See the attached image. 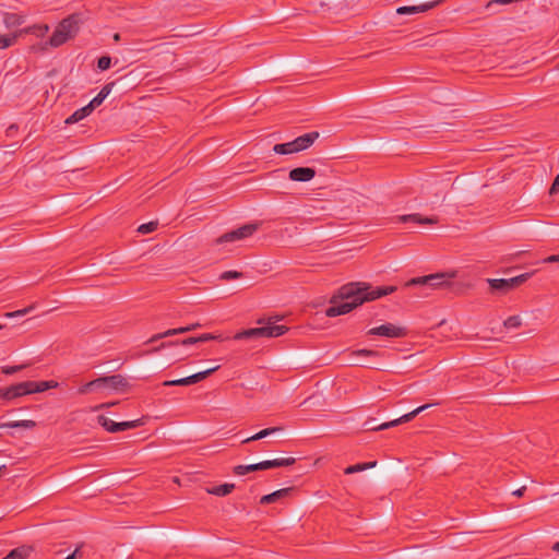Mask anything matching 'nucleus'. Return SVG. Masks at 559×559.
<instances>
[{"mask_svg": "<svg viewBox=\"0 0 559 559\" xmlns=\"http://www.w3.org/2000/svg\"><path fill=\"white\" fill-rule=\"evenodd\" d=\"M243 274L238 271H225L219 275V278L223 281H231L241 278Z\"/></svg>", "mask_w": 559, "mask_h": 559, "instance_id": "f704fd0d", "label": "nucleus"}, {"mask_svg": "<svg viewBox=\"0 0 559 559\" xmlns=\"http://www.w3.org/2000/svg\"><path fill=\"white\" fill-rule=\"evenodd\" d=\"M19 131V128L15 124H12L10 126L7 130H5V136L7 138H11V136H14Z\"/></svg>", "mask_w": 559, "mask_h": 559, "instance_id": "a18cd8bd", "label": "nucleus"}, {"mask_svg": "<svg viewBox=\"0 0 559 559\" xmlns=\"http://www.w3.org/2000/svg\"><path fill=\"white\" fill-rule=\"evenodd\" d=\"M110 66H111V58L108 56H103L97 61V67L102 71L109 69Z\"/></svg>", "mask_w": 559, "mask_h": 559, "instance_id": "4c0bfd02", "label": "nucleus"}, {"mask_svg": "<svg viewBox=\"0 0 559 559\" xmlns=\"http://www.w3.org/2000/svg\"><path fill=\"white\" fill-rule=\"evenodd\" d=\"M69 38L70 37H68L66 33H63L61 29L57 27L49 38V44L52 47H59L62 44H64Z\"/></svg>", "mask_w": 559, "mask_h": 559, "instance_id": "cd10ccee", "label": "nucleus"}, {"mask_svg": "<svg viewBox=\"0 0 559 559\" xmlns=\"http://www.w3.org/2000/svg\"><path fill=\"white\" fill-rule=\"evenodd\" d=\"M530 276L528 273H524L512 278H488L487 283L491 290L508 293L526 282Z\"/></svg>", "mask_w": 559, "mask_h": 559, "instance_id": "9d476101", "label": "nucleus"}, {"mask_svg": "<svg viewBox=\"0 0 559 559\" xmlns=\"http://www.w3.org/2000/svg\"><path fill=\"white\" fill-rule=\"evenodd\" d=\"M259 324H262L259 328H252L248 330L240 331L234 335V340H251V338H260V337H277L285 334L288 331L286 325L276 324L272 319H261L258 321Z\"/></svg>", "mask_w": 559, "mask_h": 559, "instance_id": "7ed1b4c3", "label": "nucleus"}, {"mask_svg": "<svg viewBox=\"0 0 559 559\" xmlns=\"http://www.w3.org/2000/svg\"><path fill=\"white\" fill-rule=\"evenodd\" d=\"M180 345V341L179 340H176V341H168V342H162L158 346L154 347L151 352L152 353H157L164 348H167V347H173V346H178Z\"/></svg>", "mask_w": 559, "mask_h": 559, "instance_id": "c9c22d12", "label": "nucleus"}, {"mask_svg": "<svg viewBox=\"0 0 559 559\" xmlns=\"http://www.w3.org/2000/svg\"><path fill=\"white\" fill-rule=\"evenodd\" d=\"M218 369H219V366H215V367L210 368L207 370L200 371V372H197V373H194L192 376L186 377L187 381H188V385L198 383V382L206 379L209 376H211L213 372H215Z\"/></svg>", "mask_w": 559, "mask_h": 559, "instance_id": "393cba45", "label": "nucleus"}, {"mask_svg": "<svg viewBox=\"0 0 559 559\" xmlns=\"http://www.w3.org/2000/svg\"><path fill=\"white\" fill-rule=\"evenodd\" d=\"M1 468H2V477L4 476L5 474V466L4 465H1Z\"/></svg>", "mask_w": 559, "mask_h": 559, "instance_id": "6e6d98bb", "label": "nucleus"}, {"mask_svg": "<svg viewBox=\"0 0 559 559\" xmlns=\"http://www.w3.org/2000/svg\"><path fill=\"white\" fill-rule=\"evenodd\" d=\"M32 550V547L21 546L11 550L5 557H2V559H27Z\"/></svg>", "mask_w": 559, "mask_h": 559, "instance_id": "4be33fe9", "label": "nucleus"}, {"mask_svg": "<svg viewBox=\"0 0 559 559\" xmlns=\"http://www.w3.org/2000/svg\"><path fill=\"white\" fill-rule=\"evenodd\" d=\"M355 356H364V357H378L380 353L372 349H357L353 352Z\"/></svg>", "mask_w": 559, "mask_h": 559, "instance_id": "e433bc0d", "label": "nucleus"}, {"mask_svg": "<svg viewBox=\"0 0 559 559\" xmlns=\"http://www.w3.org/2000/svg\"><path fill=\"white\" fill-rule=\"evenodd\" d=\"M97 423L108 432L115 433L117 432L118 423L111 420L105 415L97 416Z\"/></svg>", "mask_w": 559, "mask_h": 559, "instance_id": "c85d7f7f", "label": "nucleus"}, {"mask_svg": "<svg viewBox=\"0 0 559 559\" xmlns=\"http://www.w3.org/2000/svg\"><path fill=\"white\" fill-rule=\"evenodd\" d=\"M199 343L198 336H190L180 341V345L188 346Z\"/></svg>", "mask_w": 559, "mask_h": 559, "instance_id": "79ce46f5", "label": "nucleus"}, {"mask_svg": "<svg viewBox=\"0 0 559 559\" xmlns=\"http://www.w3.org/2000/svg\"><path fill=\"white\" fill-rule=\"evenodd\" d=\"M397 221L400 223H415V224H423V225H435L438 223L437 217H435V216L425 217L419 213L401 215L397 217Z\"/></svg>", "mask_w": 559, "mask_h": 559, "instance_id": "f3484780", "label": "nucleus"}, {"mask_svg": "<svg viewBox=\"0 0 559 559\" xmlns=\"http://www.w3.org/2000/svg\"><path fill=\"white\" fill-rule=\"evenodd\" d=\"M110 404H100L99 406H97L96 408H104V407H109Z\"/></svg>", "mask_w": 559, "mask_h": 559, "instance_id": "5fc2aeb1", "label": "nucleus"}, {"mask_svg": "<svg viewBox=\"0 0 559 559\" xmlns=\"http://www.w3.org/2000/svg\"><path fill=\"white\" fill-rule=\"evenodd\" d=\"M316 177V170L311 167H296L293 168L289 174L288 178L292 181L297 182H308L312 180Z\"/></svg>", "mask_w": 559, "mask_h": 559, "instance_id": "4468645a", "label": "nucleus"}, {"mask_svg": "<svg viewBox=\"0 0 559 559\" xmlns=\"http://www.w3.org/2000/svg\"><path fill=\"white\" fill-rule=\"evenodd\" d=\"M367 335H378L386 338H402L407 335V329L393 323H385L368 330Z\"/></svg>", "mask_w": 559, "mask_h": 559, "instance_id": "f8f14e48", "label": "nucleus"}, {"mask_svg": "<svg viewBox=\"0 0 559 559\" xmlns=\"http://www.w3.org/2000/svg\"><path fill=\"white\" fill-rule=\"evenodd\" d=\"M47 25H33L24 28H19L10 34L2 35V49L13 46L17 38L26 35L34 34L37 37H43L48 32Z\"/></svg>", "mask_w": 559, "mask_h": 559, "instance_id": "1a4fd4ad", "label": "nucleus"}, {"mask_svg": "<svg viewBox=\"0 0 559 559\" xmlns=\"http://www.w3.org/2000/svg\"><path fill=\"white\" fill-rule=\"evenodd\" d=\"M545 263H555V262H559V254H552V255H549L547 257L545 260H544Z\"/></svg>", "mask_w": 559, "mask_h": 559, "instance_id": "de8ad7c7", "label": "nucleus"}, {"mask_svg": "<svg viewBox=\"0 0 559 559\" xmlns=\"http://www.w3.org/2000/svg\"><path fill=\"white\" fill-rule=\"evenodd\" d=\"M558 191H559V174L556 176V178L550 187L549 193L555 194Z\"/></svg>", "mask_w": 559, "mask_h": 559, "instance_id": "c03bdc74", "label": "nucleus"}, {"mask_svg": "<svg viewBox=\"0 0 559 559\" xmlns=\"http://www.w3.org/2000/svg\"><path fill=\"white\" fill-rule=\"evenodd\" d=\"M552 549L559 552V542L552 546Z\"/></svg>", "mask_w": 559, "mask_h": 559, "instance_id": "864d4df0", "label": "nucleus"}, {"mask_svg": "<svg viewBox=\"0 0 559 559\" xmlns=\"http://www.w3.org/2000/svg\"><path fill=\"white\" fill-rule=\"evenodd\" d=\"M283 430V427H270V428H265V429H262L260 430L259 432H257L255 435L245 439L242 442L243 443H248V442H251V441H257V440H261L263 438H266L277 431H282Z\"/></svg>", "mask_w": 559, "mask_h": 559, "instance_id": "b1692460", "label": "nucleus"}, {"mask_svg": "<svg viewBox=\"0 0 559 559\" xmlns=\"http://www.w3.org/2000/svg\"><path fill=\"white\" fill-rule=\"evenodd\" d=\"M396 289V286L372 287L367 283L345 284L338 289L337 295L332 297L325 316L333 318L346 314L364 302L390 295Z\"/></svg>", "mask_w": 559, "mask_h": 559, "instance_id": "f257e3e1", "label": "nucleus"}, {"mask_svg": "<svg viewBox=\"0 0 559 559\" xmlns=\"http://www.w3.org/2000/svg\"><path fill=\"white\" fill-rule=\"evenodd\" d=\"M376 465H377L376 461L367 462V463H358V464L350 465V466L346 467L344 473L349 475V474H354V473H357V472H362V471L368 469V468H372Z\"/></svg>", "mask_w": 559, "mask_h": 559, "instance_id": "c756f323", "label": "nucleus"}, {"mask_svg": "<svg viewBox=\"0 0 559 559\" xmlns=\"http://www.w3.org/2000/svg\"><path fill=\"white\" fill-rule=\"evenodd\" d=\"M93 112L92 107L87 104L86 106L75 110L71 116L66 119V124L76 123Z\"/></svg>", "mask_w": 559, "mask_h": 559, "instance_id": "412c9836", "label": "nucleus"}, {"mask_svg": "<svg viewBox=\"0 0 559 559\" xmlns=\"http://www.w3.org/2000/svg\"><path fill=\"white\" fill-rule=\"evenodd\" d=\"M260 224H246L237 229L225 233L216 239V243L234 242L251 237L258 229Z\"/></svg>", "mask_w": 559, "mask_h": 559, "instance_id": "9b49d317", "label": "nucleus"}, {"mask_svg": "<svg viewBox=\"0 0 559 559\" xmlns=\"http://www.w3.org/2000/svg\"><path fill=\"white\" fill-rule=\"evenodd\" d=\"M164 386H186L188 385L187 378H181L177 380H167L163 382Z\"/></svg>", "mask_w": 559, "mask_h": 559, "instance_id": "58836bf2", "label": "nucleus"}, {"mask_svg": "<svg viewBox=\"0 0 559 559\" xmlns=\"http://www.w3.org/2000/svg\"><path fill=\"white\" fill-rule=\"evenodd\" d=\"M158 227V222H148V223H145V224H142L138 227V231L140 234H150V233H153L157 229Z\"/></svg>", "mask_w": 559, "mask_h": 559, "instance_id": "2f4dec72", "label": "nucleus"}, {"mask_svg": "<svg viewBox=\"0 0 559 559\" xmlns=\"http://www.w3.org/2000/svg\"><path fill=\"white\" fill-rule=\"evenodd\" d=\"M102 382L104 389L119 390L128 385L126 378L121 374L102 377Z\"/></svg>", "mask_w": 559, "mask_h": 559, "instance_id": "a211bd4d", "label": "nucleus"}, {"mask_svg": "<svg viewBox=\"0 0 559 559\" xmlns=\"http://www.w3.org/2000/svg\"><path fill=\"white\" fill-rule=\"evenodd\" d=\"M294 491H295L294 487L278 489L272 493L262 496L260 499V503L261 504H270V503H275V502L282 501L283 499L290 497Z\"/></svg>", "mask_w": 559, "mask_h": 559, "instance_id": "dca6fc26", "label": "nucleus"}, {"mask_svg": "<svg viewBox=\"0 0 559 559\" xmlns=\"http://www.w3.org/2000/svg\"><path fill=\"white\" fill-rule=\"evenodd\" d=\"M183 333H185V330L182 329V326L176 328V329H169V330H167L165 332L154 334L153 336H151L146 341V344H152V343H155V342H157L159 340H163L165 337H170V336L178 335V334H183Z\"/></svg>", "mask_w": 559, "mask_h": 559, "instance_id": "5701e85b", "label": "nucleus"}, {"mask_svg": "<svg viewBox=\"0 0 559 559\" xmlns=\"http://www.w3.org/2000/svg\"><path fill=\"white\" fill-rule=\"evenodd\" d=\"M16 145H17V142L16 143H12V144H8V145L2 144V147L7 146V147L10 148L8 151H4V153H14L15 150H16Z\"/></svg>", "mask_w": 559, "mask_h": 559, "instance_id": "09e8293b", "label": "nucleus"}, {"mask_svg": "<svg viewBox=\"0 0 559 559\" xmlns=\"http://www.w3.org/2000/svg\"><path fill=\"white\" fill-rule=\"evenodd\" d=\"M57 27L71 38L78 32V19L74 15H70L63 19Z\"/></svg>", "mask_w": 559, "mask_h": 559, "instance_id": "6ab92c4d", "label": "nucleus"}, {"mask_svg": "<svg viewBox=\"0 0 559 559\" xmlns=\"http://www.w3.org/2000/svg\"><path fill=\"white\" fill-rule=\"evenodd\" d=\"M234 484H223L207 489V492L214 496L224 497L229 495L234 490Z\"/></svg>", "mask_w": 559, "mask_h": 559, "instance_id": "bb28decb", "label": "nucleus"}, {"mask_svg": "<svg viewBox=\"0 0 559 559\" xmlns=\"http://www.w3.org/2000/svg\"><path fill=\"white\" fill-rule=\"evenodd\" d=\"M36 421L26 419V420H9L2 423V428L14 429L16 432H12L13 437L22 436L23 430H32L36 427Z\"/></svg>", "mask_w": 559, "mask_h": 559, "instance_id": "2eb2a0df", "label": "nucleus"}, {"mask_svg": "<svg viewBox=\"0 0 559 559\" xmlns=\"http://www.w3.org/2000/svg\"><path fill=\"white\" fill-rule=\"evenodd\" d=\"M199 343L209 342V341H219L223 342L226 338L223 337L221 334H213V333H204L198 336Z\"/></svg>", "mask_w": 559, "mask_h": 559, "instance_id": "72a5a7b5", "label": "nucleus"}, {"mask_svg": "<svg viewBox=\"0 0 559 559\" xmlns=\"http://www.w3.org/2000/svg\"><path fill=\"white\" fill-rule=\"evenodd\" d=\"M58 386L56 381H24L2 390V402L11 401L20 396L45 392Z\"/></svg>", "mask_w": 559, "mask_h": 559, "instance_id": "f03ea898", "label": "nucleus"}, {"mask_svg": "<svg viewBox=\"0 0 559 559\" xmlns=\"http://www.w3.org/2000/svg\"><path fill=\"white\" fill-rule=\"evenodd\" d=\"M201 326H202V324L197 322V323H193V324H190V325H187V326H182V329L185 330V333H187V332H190V331H194V330H197V329H199Z\"/></svg>", "mask_w": 559, "mask_h": 559, "instance_id": "49530a36", "label": "nucleus"}, {"mask_svg": "<svg viewBox=\"0 0 559 559\" xmlns=\"http://www.w3.org/2000/svg\"><path fill=\"white\" fill-rule=\"evenodd\" d=\"M114 85H115V83H114V82L107 83L106 85H104V86L102 87V90L99 91V93H100L102 95H104V97H107V96L109 95V93L111 92V90H112V86H114Z\"/></svg>", "mask_w": 559, "mask_h": 559, "instance_id": "37998d69", "label": "nucleus"}, {"mask_svg": "<svg viewBox=\"0 0 559 559\" xmlns=\"http://www.w3.org/2000/svg\"><path fill=\"white\" fill-rule=\"evenodd\" d=\"M503 325L507 329H518L522 325V320L519 316H511L504 320Z\"/></svg>", "mask_w": 559, "mask_h": 559, "instance_id": "473e14b6", "label": "nucleus"}, {"mask_svg": "<svg viewBox=\"0 0 559 559\" xmlns=\"http://www.w3.org/2000/svg\"><path fill=\"white\" fill-rule=\"evenodd\" d=\"M3 23L7 28H13L21 26L25 21V15L21 13H11L4 12L2 13Z\"/></svg>", "mask_w": 559, "mask_h": 559, "instance_id": "aec40b11", "label": "nucleus"}, {"mask_svg": "<svg viewBox=\"0 0 559 559\" xmlns=\"http://www.w3.org/2000/svg\"><path fill=\"white\" fill-rule=\"evenodd\" d=\"M525 490H526V487H525V486H523V487H521V488H519V489L514 490V491L512 492V495H513V496H516V497H522V496L524 495Z\"/></svg>", "mask_w": 559, "mask_h": 559, "instance_id": "8fccbe9b", "label": "nucleus"}, {"mask_svg": "<svg viewBox=\"0 0 559 559\" xmlns=\"http://www.w3.org/2000/svg\"><path fill=\"white\" fill-rule=\"evenodd\" d=\"M104 389L103 388V382H102V377L95 379V380H92L83 385H81L78 390V392L80 394H87L92 391H95V390H102Z\"/></svg>", "mask_w": 559, "mask_h": 559, "instance_id": "a878e982", "label": "nucleus"}, {"mask_svg": "<svg viewBox=\"0 0 559 559\" xmlns=\"http://www.w3.org/2000/svg\"><path fill=\"white\" fill-rule=\"evenodd\" d=\"M114 40H115V41H119V40H120V34H119V33H116V34L114 35Z\"/></svg>", "mask_w": 559, "mask_h": 559, "instance_id": "603ef678", "label": "nucleus"}, {"mask_svg": "<svg viewBox=\"0 0 559 559\" xmlns=\"http://www.w3.org/2000/svg\"><path fill=\"white\" fill-rule=\"evenodd\" d=\"M371 427H378V425H374V421H372Z\"/></svg>", "mask_w": 559, "mask_h": 559, "instance_id": "4d7b16f0", "label": "nucleus"}, {"mask_svg": "<svg viewBox=\"0 0 559 559\" xmlns=\"http://www.w3.org/2000/svg\"><path fill=\"white\" fill-rule=\"evenodd\" d=\"M106 97H104V95H102L100 93H98L90 103L88 105L92 107V109L94 110L96 107H98L104 100H105Z\"/></svg>", "mask_w": 559, "mask_h": 559, "instance_id": "a19ab883", "label": "nucleus"}, {"mask_svg": "<svg viewBox=\"0 0 559 559\" xmlns=\"http://www.w3.org/2000/svg\"><path fill=\"white\" fill-rule=\"evenodd\" d=\"M34 308V306H29L15 311L2 312V319L5 320L2 322V340H12L14 336H16L21 325L25 322V320H22L20 323H17V321L23 319Z\"/></svg>", "mask_w": 559, "mask_h": 559, "instance_id": "39448f33", "label": "nucleus"}, {"mask_svg": "<svg viewBox=\"0 0 559 559\" xmlns=\"http://www.w3.org/2000/svg\"><path fill=\"white\" fill-rule=\"evenodd\" d=\"M455 273H435L425 276L413 277L405 283L406 287L423 286L431 289H438L448 284L449 278H453Z\"/></svg>", "mask_w": 559, "mask_h": 559, "instance_id": "0eeeda50", "label": "nucleus"}, {"mask_svg": "<svg viewBox=\"0 0 559 559\" xmlns=\"http://www.w3.org/2000/svg\"><path fill=\"white\" fill-rule=\"evenodd\" d=\"M80 549L76 548L71 555H69L68 557H66L64 559H75L76 558V555L79 554Z\"/></svg>", "mask_w": 559, "mask_h": 559, "instance_id": "3c124183", "label": "nucleus"}, {"mask_svg": "<svg viewBox=\"0 0 559 559\" xmlns=\"http://www.w3.org/2000/svg\"><path fill=\"white\" fill-rule=\"evenodd\" d=\"M320 136L318 131H311L297 136L295 140L287 143H280L273 146V151L276 154L288 155L294 153L302 152L309 148Z\"/></svg>", "mask_w": 559, "mask_h": 559, "instance_id": "20e7f679", "label": "nucleus"}, {"mask_svg": "<svg viewBox=\"0 0 559 559\" xmlns=\"http://www.w3.org/2000/svg\"><path fill=\"white\" fill-rule=\"evenodd\" d=\"M25 367H26L25 365H19V366H14V367L4 366V367H2V373L13 374V373L24 369Z\"/></svg>", "mask_w": 559, "mask_h": 559, "instance_id": "ea45409f", "label": "nucleus"}, {"mask_svg": "<svg viewBox=\"0 0 559 559\" xmlns=\"http://www.w3.org/2000/svg\"><path fill=\"white\" fill-rule=\"evenodd\" d=\"M144 425V420L143 418H140V419H135V420H129V421H121V423H118V427H117V432L119 431H124V430H128V429H134V428H138L140 426Z\"/></svg>", "mask_w": 559, "mask_h": 559, "instance_id": "7c9ffc66", "label": "nucleus"}, {"mask_svg": "<svg viewBox=\"0 0 559 559\" xmlns=\"http://www.w3.org/2000/svg\"><path fill=\"white\" fill-rule=\"evenodd\" d=\"M438 404L439 403H433V405H438ZM430 406H432V404L421 405V406L417 407L416 409L401 416L400 418L383 423L381 425H378V427H371V423L376 421V420L373 418H370L367 421H365L364 427L367 431H380V430L389 429V428L395 427L400 424L411 421L415 416H417L418 414H420L423 411L427 409Z\"/></svg>", "mask_w": 559, "mask_h": 559, "instance_id": "6e6552de", "label": "nucleus"}, {"mask_svg": "<svg viewBox=\"0 0 559 559\" xmlns=\"http://www.w3.org/2000/svg\"><path fill=\"white\" fill-rule=\"evenodd\" d=\"M295 457H285V459H274L267 460L255 464L250 465H237L234 467V474L238 476L246 475L251 472L264 471L269 468L284 467L290 466L295 464Z\"/></svg>", "mask_w": 559, "mask_h": 559, "instance_id": "423d86ee", "label": "nucleus"}, {"mask_svg": "<svg viewBox=\"0 0 559 559\" xmlns=\"http://www.w3.org/2000/svg\"><path fill=\"white\" fill-rule=\"evenodd\" d=\"M442 2H443V0H433V1H429L426 3L418 4V5L400 7L396 9V13L400 15H404V14H417V13H421V12H427V11L436 8L437 5H439Z\"/></svg>", "mask_w": 559, "mask_h": 559, "instance_id": "ddd939ff", "label": "nucleus"}]
</instances>
